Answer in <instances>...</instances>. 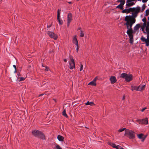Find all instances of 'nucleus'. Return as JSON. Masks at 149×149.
Here are the masks:
<instances>
[{"label":"nucleus","mask_w":149,"mask_h":149,"mask_svg":"<svg viewBox=\"0 0 149 149\" xmlns=\"http://www.w3.org/2000/svg\"><path fill=\"white\" fill-rule=\"evenodd\" d=\"M17 75H18V77H19V75H20V74H19V73L18 74H17ZM18 78L19 79V77H18Z\"/></svg>","instance_id":"nucleus-54"},{"label":"nucleus","mask_w":149,"mask_h":149,"mask_svg":"<svg viewBox=\"0 0 149 149\" xmlns=\"http://www.w3.org/2000/svg\"><path fill=\"white\" fill-rule=\"evenodd\" d=\"M17 72V69H15V70L14 71V73H15Z\"/></svg>","instance_id":"nucleus-51"},{"label":"nucleus","mask_w":149,"mask_h":149,"mask_svg":"<svg viewBox=\"0 0 149 149\" xmlns=\"http://www.w3.org/2000/svg\"><path fill=\"white\" fill-rule=\"evenodd\" d=\"M146 32H147V39H146L143 36L141 38V40L143 42H145V41H144V40L146 41L149 39V31Z\"/></svg>","instance_id":"nucleus-10"},{"label":"nucleus","mask_w":149,"mask_h":149,"mask_svg":"<svg viewBox=\"0 0 149 149\" xmlns=\"http://www.w3.org/2000/svg\"><path fill=\"white\" fill-rule=\"evenodd\" d=\"M86 104L92 106L93 104V103L92 102H89V101H88L86 103Z\"/></svg>","instance_id":"nucleus-26"},{"label":"nucleus","mask_w":149,"mask_h":149,"mask_svg":"<svg viewBox=\"0 0 149 149\" xmlns=\"http://www.w3.org/2000/svg\"><path fill=\"white\" fill-rule=\"evenodd\" d=\"M131 90L132 91H133L134 90H136L138 91V90H140L138 88V87L131 86Z\"/></svg>","instance_id":"nucleus-19"},{"label":"nucleus","mask_w":149,"mask_h":149,"mask_svg":"<svg viewBox=\"0 0 149 149\" xmlns=\"http://www.w3.org/2000/svg\"><path fill=\"white\" fill-rule=\"evenodd\" d=\"M149 15V9H148L146 11V16H148Z\"/></svg>","instance_id":"nucleus-31"},{"label":"nucleus","mask_w":149,"mask_h":149,"mask_svg":"<svg viewBox=\"0 0 149 149\" xmlns=\"http://www.w3.org/2000/svg\"><path fill=\"white\" fill-rule=\"evenodd\" d=\"M147 25V22H145L143 23V26L145 27L146 26V25Z\"/></svg>","instance_id":"nucleus-40"},{"label":"nucleus","mask_w":149,"mask_h":149,"mask_svg":"<svg viewBox=\"0 0 149 149\" xmlns=\"http://www.w3.org/2000/svg\"><path fill=\"white\" fill-rule=\"evenodd\" d=\"M132 15L126 16L125 20L126 22L124 24V25H126L127 29V33L130 38V43L131 44H132L133 42V31L132 27L133 24L135 22V18L140 12L141 8L139 6H137L136 8H132Z\"/></svg>","instance_id":"nucleus-1"},{"label":"nucleus","mask_w":149,"mask_h":149,"mask_svg":"<svg viewBox=\"0 0 149 149\" xmlns=\"http://www.w3.org/2000/svg\"><path fill=\"white\" fill-rule=\"evenodd\" d=\"M72 20V14L70 13L68 14L67 16V26H69L70 23Z\"/></svg>","instance_id":"nucleus-7"},{"label":"nucleus","mask_w":149,"mask_h":149,"mask_svg":"<svg viewBox=\"0 0 149 149\" xmlns=\"http://www.w3.org/2000/svg\"><path fill=\"white\" fill-rule=\"evenodd\" d=\"M147 109L146 107H145L143 109H141V111L142 112H143L145 110H146Z\"/></svg>","instance_id":"nucleus-41"},{"label":"nucleus","mask_w":149,"mask_h":149,"mask_svg":"<svg viewBox=\"0 0 149 149\" xmlns=\"http://www.w3.org/2000/svg\"><path fill=\"white\" fill-rule=\"evenodd\" d=\"M143 33L145 34L146 33L144 31H144H143Z\"/></svg>","instance_id":"nucleus-55"},{"label":"nucleus","mask_w":149,"mask_h":149,"mask_svg":"<svg viewBox=\"0 0 149 149\" xmlns=\"http://www.w3.org/2000/svg\"><path fill=\"white\" fill-rule=\"evenodd\" d=\"M88 85L95 86L96 85V83L94 82L93 81H92L89 83V84H88Z\"/></svg>","instance_id":"nucleus-22"},{"label":"nucleus","mask_w":149,"mask_h":149,"mask_svg":"<svg viewBox=\"0 0 149 149\" xmlns=\"http://www.w3.org/2000/svg\"><path fill=\"white\" fill-rule=\"evenodd\" d=\"M63 115L66 117H68V115L66 113V111L65 109H64L62 112Z\"/></svg>","instance_id":"nucleus-23"},{"label":"nucleus","mask_w":149,"mask_h":149,"mask_svg":"<svg viewBox=\"0 0 149 149\" xmlns=\"http://www.w3.org/2000/svg\"><path fill=\"white\" fill-rule=\"evenodd\" d=\"M145 87V85H140L138 86V88L141 90H138V91H143Z\"/></svg>","instance_id":"nucleus-15"},{"label":"nucleus","mask_w":149,"mask_h":149,"mask_svg":"<svg viewBox=\"0 0 149 149\" xmlns=\"http://www.w3.org/2000/svg\"><path fill=\"white\" fill-rule=\"evenodd\" d=\"M138 137L140 139H142V141H143L146 138V136H144L143 134H141L138 135Z\"/></svg>","instance_id":"nucleus-11"},{"label":"nucleus","mask_w":149,"mask_h":149,"mask_svg":"<svg viewBox=\"0 0 149 149\" xmlns=\"http://www.w3.org/2000/svg\"><path fill=\"white\" fill-rule=\"evenodd\" d=\"M120 77L125 79V81L128 82L131 81L132 79V75L131 74L123 73L120 74Z\"/></svg>","instance_id":"nucleus-2"},{"label":"nucleus","mask_w":149,"mask_h":149,"mask_svg":"<svg viewBox=\"0 0 149 149\" xmlns=\"http://www.w3.org/2000/svg\"><path fill=\"white\" fill-rule=\"evenodd\" d=\"M80 36L81 37H84V33L83 31L81 30H80Z\"/></svg>","instance_id":"nucleus-27"},{"label":"nucleus","mask_w":149,"mask_h":149,"mask_svg":"<svg viewBox=\"0 0 149 149\" xmlns=\"http://www.w3.org/2000/svg\"><path fill=\"white\" fill-rule=\"evenodd\" d=\"M124 135L127 136L130 139H133L135 138V133L132 130L127 129L125 130Z\"/></svg>","instance_id":"nucleus-4"},{"label":"nucleus","mask_w":149,"mask_h":149,"mask_svg":"<svg viewBox=\"0 0 149 149\" xmlns=\"http://www.w3.org/2000/svg\"><path fill=\"white\" fill-rule=\"evenodd\" d=\"M19 78V81H22L25 79V78L23 77H20Z\"/></svg>","instance_id":"nucleus-33"},{"label":"nucleus","mask_w":149,"mask_h":149,"mask_svg":"<svg viewBox=\"0 0 149 149\" xmlns=\"http://www.w3.org/2000/svg\"><path fill=\"white\" fill-rule=\"evenodd\" d=\"M97 79V77H95L94 78V79L92 81L93 82L96 83V81Z\"/></svg>","instance_id":"nucleus-37"},{"label":"nucleus","mask_w":149,"mask_h":149,"mask_svg":"<svg viewBox=\"0 0 149 149\" xmlns=\"http://www.w3.org/2000/svg\"><path fill=\"white\" fill-rule=\"evenodd\" d=\"M47 34L51 38L54 39V40H56L57 38V36L52 32L48 31Z\"/></svg>","instance_id":"nucleus-8"},{"label":"nucleus","mask_w":149,"mask_h":149,"mask_svg":"<svg viewBox=\"0 0 149 149\" xmlns=\"http://www.w3.org/2000/svg\"><path fill=\"white\" fill-rule=\"evenodd\" d=\"M148 0H142V2L143 3H145Z\"/></svg>","instance_id":"nucleus-42"},{"label":"nucleus","mask_w":149,"mask_h":149,"mask_svg":"<svg viewBox=\"0 0 149 149\" xmlns=\"http://www.w3.org/2000/svg\"><path fill=\"white\" fill-rule=\"evenodd\" d=\"M13 67L15 69H16V66L15 65H13Z\"/></svg>","instance_id":"nucleus-45"},{"label":"nucleus","mask_w":149,"mask_h":149,"mask_svg":"<svg viewBox=\"0 0 149 149\" xmlns=\"http://www.w3.org/2000/svg\"><path fill=\"white\" fill-rule=\"evenodd\" d=\"M136 1V0H127L126 3H129L132 1Z\"/></svg>","instance_id":"nucleus-32"},{"label":"nucleus","mask_w":149,"mask_h":149,"mask_svg":"<svg viewBox=\"0 0 149 149\" xmlns=\"http://www.w3.org/2000/svg\"><path fill=\"white\" fill-rule=\"evenodd\" d=\"M56 149H62V148L58 145H57L56 146Z\"/></svg>","instance_id":"nucleus-35"},{"label":"nucleus","mask_w":149,"mask_h":149,"mask_svg":"<svg viewBox=\"0 0 149 149\" xmlns=\"http://www.w3.org/2000/svg\"><path fill=\"white\" fill-rule=\"evenodd\" d=\"M60 13H57V19L58 21L59 24L61 25L62 24L63 22L62 20L60 19Z\"/></svg>","instance_id":"nucleus-12"},{"label":"nucleus","mask_w":149,"mask_h":149,"mask_svg":"<svg viewBox=\"0 0 149 149\" xmlns=\"http://www.w3.org/2000/svg\"><path fill=\"white\" fill-rule=\"evenodd\" d=\"M108 144L112 146L113 148H116L117 149H122L123 148L120 146H116V144L111 142H109L108 143Z\"/></svg>","instance_id":"nucleus-9"},{"label":"nucleus","mask_w":149,"mask_h":149,"mask_svg":"<svg viewBox=\"0 0 149 149\" xmlns=\"http://www.w3.org/2000/svg\"><path fill=\"white\" fill-rule=\"evenodd\" d=\"M149 31V22H147V25L146 26V31Z\"/></svg>","instance_id":"nucleus-21"},{"label":"nucleus","mask_w":149,"mask_h":149,"mask_svg":"<svg viewBox=\"0 0 149 149\" xmlns=\"http://www.w3.org/2000/svg\"><path fill=\"white\" fill-rule=\"evenodd\" d=\"M137 121L138 122L139 124L147 125L148 123V118H146L142 120L138 119L137 120Z\"/></svg>","instance_id":"nucleus-6"},{"label":"nucleus","mask_w":149,"mask_h":149,"mask_svg":"<svg viewBox=\"0 0 149 149\" xmlns=\"http://www.w3.org/2000/svg\"><path fill=\"white\" fill-rule=\"evenodd\" d=\"M44 95V94H40L39 95V97H40V96H42L43 95Z\"/></svg>","instance_id":"nucleus-50"},{"label":"nucleus","mask_w":149,"mask_h":149,"mask_svg":"<svg viewBox=\"0 0 149 149\" xmlns=\"http://www.w3.org/2000/svg\"><path fill=\"white\" fill-rule=\"evenodd\" d=\"M51 26H52V24H50L49 25H47V27L48 28H50Z\"/></svg>","instance_id":"nucleus-46"},{"label":"nucleus","mask_w":149,"mask_h":149,"mask_svg":"<svg viewBox=\"0 0 149 149\" xmlns=\"http://www.w3.org/2000/svg\"><path fill=\"white\" fill-rule=\"evenodd\" d=\"M110 80L112 84L115 83L116 81V77L114 76H112L111 77Z\"/></svg>","instance_id":"nucleus-13"},{"label":"nucleus","mask_w":149,"mask_h":149,"mask_svg":"<svg viewBox=\"0 0 149 149\" xmlns=\"http://www.w3.org/2000/svg\"><path fill=\"white\" fill-rule=\"evenodd\" d=\"M148 5L149 6V5Z\"/></svg>","instance_id":"nucleus-60"},{"label":"nucleus","mask_w":149,"mask_h":149,"mask_svg":"<svg viewBox=\"0 0 149 149\" xmlns=\"http://www.w3.org/2000/svg\"><path fill=\"white\" fill-rule=\"evenodd\" d=\"M137 1H141V0H137Z\"/></svg>","instance_id":"nucleus-59"},{"label":"nucleus","mask_w":149,"mask_h":149,"mask_svg":"<svg viewBox=\"0 0 149 149\" xmlns=\"http://www.w3.org/2000/svg\"><path fill=\"white\" fill-rule=\"evenodd\" d=\"M135 3L134 2H129V3H127L126 4V8H127V7H130L134 5Z\"/></svg>","instance_id":"nucleus-18"},{"label":"nucleus","mask_w":149,"mask_h":149,"mask_svg":"<svg viewBox=\"0 0 149 149\" xmlns=\"http://www.w3.org/2000/svg\"><path fill=\"white\" fill-rule=\"evenodd\" d=\"M123 6L120 4L117 6L116 8H119L120 9L122 10L123 9Z\"/></svg>","instance_id":"nucleus-25"},{"label":"nucleus","mask_w":149,"mask_h":149,"mask_svg":"<svg viewBox=\"0 0 149 149\" xmlns=\"http://www.w3.org/2000/svg\"><path fill=\"white\" fill-rule=\"evenodd\" d=\"M122 13H127V9H125L124 10H123L122 11Z\"/></svg>","instance_id":"nucleus-39"},{"label":"nucleus","mask_w":149,"mask_h":149,"mask_svg":"<svg viewBox=\"0 0 149 149\" xmlns=\"http://www.w3.org/2000/svg\"><path fill=\"white\" fill-rule=\"evenodd\" d=\"M32 134L36 137L40 138L43 139H45L44 134L40 131L35 130L32 131Z\"/></svg>","instance_id":"nucleus-3"},{"label":"nucleus","mask_w":149,"mask_h":149,"mask_svg":"<svg viewBox=\"0 0 149 149\" xmlns=\"http://www.w3.org/2000/svg\"><path fill=\"white\" fill-rule=\"evenodd\" d=\"M64 61L65 62H66L67 61V60L66 59H64Z\"/></svg>","instance_id":"nucleus-52"},{"label":"nucleus","mask_w":149,"mask_h":149,"mask_svg":"<svg viewBox=\"0 0 149 149\" xmlns=\"http://www.w3.org/2000/svg\"><path fill=\"white\" fill-rule=\"evenodd\" d=\"M45 70L46 71H48V69H49L48 67H45Z\"/></svg>","instance_id":"nucleus-43"},{"label":"nucleus","mask_w":149,"mask_h":149,"mask_svg":"<svg viewBox=\"0 0 149 149\" xmlns=\"http://www.w3.org/2000/svg\"><path fill=\"white\" fill-rule=\"evenodd\" d=\"M78 29H79V30H81V28H79Z\"/></svg>","instance_id":"nucleus-56"},{"label":"nucleus","mask_w":149,"mask_h":149,"mask_svg":"<svg viewBox=\"0 0 149 149\" xmlns=\"http://www.w3.org/2000/svg\"><path fill=\"white\" fill-rule=\"evenodd\" d=\"M53 100H54V101H55V102H56V100L55 99H53Z\"/></svg>","instance_id":"nucleus-57"},{"label":"nucleus","mask_w":149,"mask_h":149,"mask_svg":"<svg viewBox=\"0 0 149 149\" xmlns=\"http://www.w3.org/2000/svg\"><path fill=\"white\" fill-rule=\"evenodd\" d=\"M141 26L140 24H137L134 27V30L135 32H136L140 27Z\"/></svg>","instance_id":"nucleus-16"},{"label":"nucleus","mask_w":149,"mask_h":149,"mask_svg":"<svg viewBox=\"0 0 149 149\" xmlns=\"http://www.w3.org/2000/svg\"><path fill=\"white\" fill-rule=\"evenodd\" d=\"M132 8H130L128 9H127V14H128L130 12H132Z\"/></svg>","instance_id":"nucleus-30"},{"label":"nucleus","mask_w":149,"mask_h":149,"mask_svg":"<svg viewBox=\"0 0 149 149\" xmlns=\"http://www.w3.org/2000/svg\"><path fill=\"white\" fill-rule=\"evenodd\" d=\"M97 79V77H95L94 78V79L92 81L93 82L96 83V81Z\"/></svg>","instance_id":"nucleus-36"},{"label":"nucleus","mask_w":149,"mask_h":149,"mask_svg":"<svg viewBox=\"0 0 149 149\" xmlns=\"http://www.w3.org/2000/svg\"><path fill=\"white\" fill-rule=\"evenodd\" d=\"M126 130H127V129H126V128H123L119 129V130H118V131L119 132H123V131L125 130V131Z\"/></svg>","instance_id":"nucleus-29"},{"label":"nucleus","mask_w":149,"mask_h":149,"mask_svg":"<svg viewBox=\"0 0 149 149\" xmlns=\"http://www.w3.org/2000/svg\"><path fill=\"white\" fill-rule=\"evenodd\" d=\"M146 7V6L145 5V4H144L142 6L141 10H140V11H141V12H143L144 10Z\"/></svg>","instance_id":"nucleus-24"},{"label":"nucleus","mask_w":149,"mask_h":149,"mask_svg":"<svg viewBox=\"0 0 149 149\" xmlns=\"http://www.w3.org/2000/svg\"><path fill=\"white\" fill-rule=\"evenodd\" d=\"M145 27L143 26L142 27H141V29H142V31H144V28H145Z\"/></svg>","instance_id":"nucleus-44"},{"label":"nucleus","mask_w":149,"mask_h":149,"mask_svg":"<svg viewBox=\"0 0 149 149\" xmlns=\"http://www.w3.org/2000/svg\"><path fill=\"white\" fill-rule=\"evenodd\" d=\"M125 96L124 95L123 97L122 100H123L124 99H125Z\"/></svg>","instance_id":"nucleus-49"},{"label":"nucleus","mask_w":149,"mask_h":149,"mask_svg":"<svg viewBox=\"0 0 149 149\" xmlns=\"http://www.w3.org/2000/svg\"><path fill=\"white\" fill-rule=\"evenodd\" d=\"M148 20H149V16L148 17Z\"/></svg>","instance_id":"nucleus-58"},{"label":"nucleus","mask_w":149,"mask_h":149,"mask_svg":"<svg viewBox=\"0 0 149 149\" xmlns=\"http://www.w3.org/2000/svg\"><path fill=\"white\" fill-rule=\"evenodd\" d=\"M73 43L76 45L77 46H78V41L76 38V36L75 35L73 38Z\"/></svg>","instance_id":"nucleus-14"},{"label":"nucleus","mask_w":149,"mask_h":149,"mask_svg":"<svg viewBox=\"0 0 149 149\" xmlns=\"http://www.w3.org/2000/svg\"><path fill=\"white\" fill-rule=\"evenodd\" d=\"M64 139V137L60 135H59L57 136V139L60 141H63Z\"/></svg>","instance_id":"nucleus-17"},{"label":"nucleus","mask_w":149,"mask_h":149,"mask_svg":"<svg viewBox=\"0 0 149 149\" xmlns=\"http://www.w3.org/2000/svg\"><path fill=\"white\" fill-rule=\"evenodd\" d=\"M117 2H120V4L123 6L125 3V0H118Z\"/></svg>","instance_id":"nucleus-20"},{"label":"nucleus","mask_w":149,"mask_h":149,"mask_svg":"<svg viewBox=\"0 0 149 149\" xmlns=\"http://www.w3.org/2000/svg\"><path fill=\"white\" fill-rule=\"evenodd\" d=\"M83 65L82 64H81L80 71H81L83 70Z\"/></svg>","instance_id":"nucleus-38"},{"label":"nucleus","mask_w":149,"mask_h":149,"mask_svg":"<svg viewBox=\"0 0 149 149\" xmlns=\"http://www.w3.org/2000/svg\"><path fill=\"white\" fill-rule=\"evenodd\" d=\"M142 21L144 23L146 22V18L145 17H144L142 19Z\"/></svg>","instance_id":"nucleus-34"},{"label":"nucleus","mask_w":149,"mask_h":149,"mask_svg":"<svg viewBox=\"0 0 149 149\" xmlns=\"http://www.w3.org/2000/svg\"><path fill=\"white\" fill-rule=\"evenodd\" d=\"M60 11L61 10H60L59 9H58L57 11V13H60Z\"/></svg>","instance_id":"nucleus-48"},{"label":"nucleus","mask_w":149,"mask_h":149,"mask_svg":"<svg viewBox=\"0 0 149 149\" xmlns=\"http://www.w3.org/2000/svg\"><path fill=\"white\" fill-rule=\"evenodd\" d=\"M68 3L70 4H71L72 3V2L71 1L68 2Z\"/></svg>","instance_id":"nucleus-53"},{"label":"nucleus","mask_w":149,"mask_h":149,"mask_svg":"<svg viewBox=\"0 0 149 149\" xmlns=\"http://www.w3.org/2000/svg\"><path fill=\"white\" fill-rule=\"evenodd\" d=\"M144 41H145V42L146 43V46H149V39L148 40H147L146 41L144 40Z\"/></svg>","instance_id":"nucleus-28"},{"label":"nucleus","mask_w":149,"mask_h":149,"mask_svg":"<svg viewBox=\"0 0 149 149\" xmlns=\"http://www.w3.org/2000/svg\"><path fill=\"white\" fill-rule=\"evenodd\" d=\"M77 46V48L76 49V50H77V52H78V49H79L78 45V46Z\"/></svg>","instance_id":"nucleus-47"},{"label":"nucleus","mask_w":149,"mask_h":149,"mask_svg":"<svg viewBox=\"0 0 149 149\" xmlns=\"http://www.w3.org/2000/svg\"><path fill=\"white\" fill-rule=\"evenodd\" d=\"M70 68L72 70L75 67L74 62L72 56L70 57L69 61Z\"/></svg>","instance_id":"nucleus-5"}]
</instances>
